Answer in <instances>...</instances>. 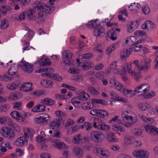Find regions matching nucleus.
<instances>
[{
	"label": "nucleus",
	"instance_id": "f257e3e1",
	"mask_svg": "<svg viewBox=\"0 0 158 158\" xmlns=\"http://www.w3.org/2000/svg\"><path fill=\"white\" fill-rule=\"evenodd\" d=\"M33 6L37 10L40 11L35 16L32 17V20H35L39 23L43 22L45 20V14H50L54 10V8L50 5L45 4L42 2L36 1Z\"/></svg>",
	"mask_w": 158,
	"mask_h": 158
},
{
	"label": "nucleus",
	"instance_id": "f03ea898",
	"mask_svg": "<svg viewBox=\"0 0 158 158\" xmlns=\"http://www.w3.org/2000/svg\"><path fill=\"white\" fill-rule=\"evenodd\" d=\"M91 139L96 143L102 142L104 138V136L102 132L100 131H93L90 135Z\"/></svg>",
	"mask_w": 158,
	"mask_h": 158
},
{
	"label": "nucleus",
	"instance_id": "7ed1b4c3",
	"mask_svg": "<svg viewBox=\"0 0 158 158\" xmlns=\"http://www.w3.org/2000/svg\"><path fill=\"white\" fill-rule=\"evenodd\" d=\"M51 117L48 114L42 113L35 117L34 121L38 124H44L47 123L49 120V119Z\"/></svg>",
	"mask_w": 158,
	"mask_h": 158
},
{
	"label": "nucleus",
	"instance_id": "20e7f679",
	"mask_svg": "<svg viewBox=\"0 0 158 158\" xmlns=\"http://www.w3.org/2000/svg\"><path fill=\"white\" fill-rule=\"evenodd\" d=\"M150 88L149 85L147 83H145L142 84L137 87H136L134 90V93L132 94L135 95L139 93H144L148 91Z\"/></svg>",
	"mask_w": 158,
	"mask_h": 158
},
{
	"label": "nucleus",
	"instance_id": "39448f33",
	"mask_svg": "<svg viewBox=\"0 0 158 158\" xmlns=\"http://www.w3.org/2000/svg\"><path fill=\"white\" fill-rule=\"evenodd\" d=\"M132 154L135 157L137 158H148L149 155L148 152L143 149L134 150Z\"/></svg>",
	"mask_w": 158,
	"mask_h": 158
},
{
	"label": "nucleus",
	"instance_id": "423d86ee",
	"mask_svg": "<svg viewBox=\"0 0 158 158\" xmlns=\"http://www.w3.org/2000/svg\"><path fill=\"white\" fill-rule=\"evenodd\" d=\"M20 66L25 72L31 73L34 69V66L31 64L26 62L24 60H22L20 63Z\"/></svg>",
	"mask_w": 158,
	"mask_h": 158
},
{
	"label": "nucleus",
	"instance_id": "0eeeda50",
	"mask_svg": "<svg viewBox=\"0 0 158 158\" xmlns=\"http://www.w3.org/2000/svg\"><path fill=\"white\" fill-rule=\"evenodd\" d=\"M94 151L97 156L102 158H106L110 155V152L104 149L96 148Z\"/></svg>",
	"mask_w": 158,
	"mask_h": 158
},
{
	"label": "nucleus",
	"instance_id": "6e6552de",
	"mask_svg": "<svg viewBox=\"0 0 158 158\" xmlns=\"http://www.w3.org/2000/svg\"><path fill=\"white\" fill-rule=\"evenodd\" d=\"M63 57L62 58L63 62L62 63V66L66 65H69L70 64V59L72 56V54L69 52L64 51L63 52Z\"/></svg>",
	"mask_w": 158,
	"mask_h": 158
},
{
	"label": "nucleus",
	"instance_id": "1a4fd4ad",
	"mask_svg": "<svg viewBox=\"0 0 158 158\" xmlns=\"http://www.w3.org/2000/svg\"><path fill=\"white\" fill-rule=\"evenodd\" d=\"M145 129L146 131L151 135H158V128L154 126L148 124L145 126Z\"/></svg>",
	"mask_w": 158,
	"mask_h": 158
},
{
	"label": "nucleus",
	"instance_id": "9d476101",
	"mask_svg": "<svg viewBox=\"0 0 158 158\" xmlns=\"http://www.w3.org/2000/svg\"><path fill=\"white\" fill-rule=\"evenodd\" d=\"M27 141L28 139L23 136L18 138L15 143L19 147H22L27 145Z\"/></svg>",
	"mask_w": 158,
	"mask_h": 158
},
{
	"label": "nucleus",
	"instance_id": "9b49d317",
	"mask_svg": "<svg viewBox=\"0 0 158 158\" xmlns=\"http://www.w3.org/2000/svg\"><path fill=\"white\" fill-rule=\"evenodd\" d=\"M123 121L126 123L133 124L135 123L137 121V118L136 117L133 118L131 116H128L125 115L122 116Z\"/></svg>",
	"mask_w": 158,
	"mask_h": 158
},
{
	"label": "nucleus",
	"instance_id": "f8f14e48",
	"mask_svg": "<svg viewBox=\"0 0 158 158\" xmlns=\"http://www.w3.org/2000/svg\"><path fill=\"white\" fill-rule=\"evenodd\" d=\"M105 29L101 26L98 27L94 29L93 31V35L95 36H102L104 34Z\"/></svg>",
	"mask_w": 158,
	"mask_h": 158
},
{
	"label": "nucleus",
	"instance_id": "ddd939ff",
	"mask_svg": "<svg viewBox=\"0 0 158 158\" xmlns=\"http://www.w3.org/2000/svg\"><path fill=\"white\" fill-rule=\"evenodd\" d=\"M109 82L112 86H114V87H116L118 90H121L122 85L115 79L114 77H113L110 79Z\"/></svg>",
	"mask_w": 158,
	"mask_h": 158
},
{
	"label": "nucleus",
	"instance_id": "4468645a",
	"mask_svg": "<svg viewBox=\"0 0 158 158\" xmlns=\"http://www.w3.org/2000/svg\"><path fill=\"white\" fill-rule=\"evenodd\" d=\"M2 9H0V18H1V14L3 15H6L11 12L12 8L8 6H1Z\"/></svg>",
	"mask_w": 158,
	"mask_h": 158
},
{
	"label": "nucleus",
	"instance_id": "2eb2a0df",
	"mask_svg": "<svg viewBox=\"0 0 158 158\" xmlns=\"http://www.w3.org/2000/svg\"><path fill=\"white\" fill-rule=\"evenodd\" d=\"M62 120V118H59L54 119L50 123L49 126L50 128L53 129L55 128H58L60 125V121Z\"/></svg>",
	"mask_w": 158,
	"mask_h": 158
},
{
	"label": "nucleus",
	"instance_id": "dca6fc26",
	"mask_svg": "<svg viewBox=\"0 0 158 158\" xmlns=\"http://www.w3.org/2000/svg\"><path fill=\"white\" fill-rule=\"evenodd\" d=\"M32 83L31 82H27L23 84L20 88V89L25 92H28L33 89L32 86Z\"/></svg>",
	"mask_w": 158,
	"mask_h": 158
},
{
	"label": "nucleus",
	"instance_id": "f3484780",
	"mask_svg": "<svg viewBox=\"0 0 158 158\" xmlns=\"http://www.w3.org/2000/svg\"><path fill=\"white\" fill-rule=\"evenodd\" d=\"M38 62L42 66H50L51 65V62L49 59L46 58H42L38 61Z\"/></svg>",
	"mask_w": 158,
	"mask_h": 158
},
{
	"label": "nucleus",
	"instance_id": "a211bd4d",
	"mask_svg": "<svg viewBox=\"0 0 158 158\" xmlns=\"http://www.w3.org/2000/svg\"><path fill=\"white\" fill-rule=\"evenodd\" d=\"M53 145L55 147L60 150L63 149L65 147L64 143L58 140L54 141L53 143Z\"/></svg>",
	"mask_w": 158,
	"mask_h": 158
},
{
	"label": "nucleus",
	"instance_id": "6ab92c4d",
	"mask_svg": "<svg viewBox=\"0 0 158 158\" xmlns=\"http://www.w3.org/2000/svg\"><path fill=\"white\" fill-rule=\"evenodd\" d=\"M100 23L98 22L97 20L93 21L92 20L91 21H89L88 23H86V25L87 27L90 28H94V29L98 27H99L100 25Z\"/></svg>",
	"mask_w": 158,
	"mask_h": 158
},
{
	"label": "nucleus",
	"instance_id": "aec40b11",
	"mask_svg": "<svg viewBox=\"0 0 158 158\" xmlns=\"http://www.w3.org/2000/svg\"><path fill=\"white\" fill-rule=\"evenodd\" d=\"M106 138L109 141L111 142L114 143L118 141V139L113 133L108 134Z\"/></svg>",
	"mask_w": 158,
	"mask_h": 158
},
{
	"label": "nucleus",
	"instance_id": "412c9836",
	"mask_svg": "<svg viewBox=\"0 0 158 158\" xmlns=\"http://www.w3.org/2000/svg\"><path fill=\"white\" fill-rule=\"evenodd\" d=\"M135 140V138L131 136L127 135L125 136L124 139V143L127 145H129L133 143Z\"/></svg>",
	"mask_w": 158,
	"mask_h": 158
},
{
	"label": "nucleus",
	"instance_id": "4be33fe9",
	"mask_svg": "<svg viewBox=\"0 0 158 158\" xmlns=\"http://www.w3.org/2000/svg\"><path fill=\"white\" fill-rule=\"evenodd\" d=\"M72 141L75 144L81 143L82 141V136L80 134L74 136Z\"/></svg>",
	"mask_w": 158,
	"mask_h": 158
},
{
	"label": "nucleus",
	"instance_id": "5701e85b",
	"mask_svg": "<svg viewBox=\"0 0 158 158\" xmlns=\"http://www.w3.org/2000/svg\"><path fill=\"white\" fill-rule=\"evenodd\" d=\"M34 133V131L33 130L31 129L28 128L24 131L23 136L27 139L28 138H31Z\"/></svg>",
	"mask_w": 158,
	"mask_h": 158
},
{
	"label": "nucleus",
	"instance_id": "b1692460",
	"mask_svg": "<svg viewBox=\"0 0 158 158\" xmlns=\"http://www.w3.org/2000/svg\"><path fill=\"white\" fill-rule=\"evenodd\" d=\"M20 84V81H16L14 83L8 84L7 85V88L8 89L12 90H14L15 89H16L18 88Z\"/></svg>",
	"mask_w": 158,
	"mask_h": 158
},
{
	"label": "nucleus",
	"instance_id": "393cba45",
	"mask_svg": "<svg viewBox=\"0 0 158 158\" xmlns=\"http://www.w3.org/2000/svg\"><path fill=\"white\" fill-rule=\"evenodd\" d=\"M73 152L76 156L81 157L82 156L83 152L81 148L78 147L74 148L73 149Z\"/></svg>",
	"mask_w": 158,
	"mask_h": 158
},
{
	"label": "nucleus",
	"instance_id": "a878e982",
	"mask_svg": "<svg viewBox=\"0 0 158 158\" xmlns=\"http://www.w3.org/2000/svg\"><path fill=\"white\" fill-rule=\"evenodd\" d=\"M114 34H115V30L113 28L108 31L107 33V36L108 38H110L112 40L114 41L117 38L116 36H114Z\"/></svg>",
	"mask_w": 158,
	"mask_h": 158
},
{
	"label": "nucleus",
	"instance_id": "bb28decb",
	"mask_svg": "<svg viewBox=\"0 0 158 158\" xmlns=\"http://www.w3.org/2000/svg\"><path fill=\"white\" fill-rule=\"evenodd\" d=\"M98 117L103 118H107L108 116V113L106 110L99 109Z\"/></svg>",
	"mask_w": 158,
	"mask_h": 158
},
{
	"label": "nucleus",
	"instance_id": "cd10ccee",
	"mask_svg": "<svg viewBox=\"0 0 158 158\" xmlns=\"http://www.w3.org/2000/svg\"><path fill=\"white\" fill-rule=\"evenodd\" d=\"M91 120L93 121V126L95 128L98 129L100 126L101 125V123L99 122V118L95 117L92 118Z\"/></svg>",
	"mask_w": 158,
	"mask_h": 158
},
{
	"label": "nucleus",
	"instance_id": "c85d7f7f",
	"mask_svg": "<svg viewBox=\"0 0 158 158\" xmlns=\"http://www.w3.org/2000/svg\"><path fill=\"white\" fill-rule=\"evenodd\" d=\"M18 70V67L17 65L16 67L14 65H12L8 70V73L10 75H15L17 73Z\"/></svg>",
	"mask_w": 158,
	"mask_h": 158
},
{
	"label": "nucleus",
	"instance_id": "c756f323",
	"mask_svg": "<svg viewBox=\"0 0 158 158\" xmlns=\"http://www.w3.org/2000/svg\"><path fill=\"white\" fill-rule=\"evenodd\" d=\"M42 103L45 105H52L55 103V101L50 98H47L41 101Z\"/></svg>",
	"mask_w": 158,
	"mask_h": 158
},
{
	"label": "nucleus",
	"instance_id": "7c9ffc66",
	"mask_svg": "<svg viewBox=\"0 0 158 158\" xmlns=\"http://www.w3.org/2000/svg\"><path fill=\"white\" fill-rule=\"evenodd\" d=\"M92 101L94 103L103 105H108L107 102L103 99L94 98L92 99Z\"/></svg>",
	"mask_w": 158,
	"mask_h": 158
},
{
	"label": "nucleus",
	"instance_id": "2f4dec72",
	"mask_svg": "<svg viewBox=\"0 0 158 158\" xmlns=\"http://www.w3.org/2000/svg\"><path fill=\"white\" fill-rule=\"evenodd\" d=\"M89 97V95L86 93L83 92H81L79 94L78 96L77 97V99L85 100Z\"/></svg>",
	"mask_w": 158,
	"mask_h": 158
},
{
	"label": "nucleus",
	"instance_id": "473e14b6",
	"mask_svg": "<svg viewBox=\"0 0 158 158\" xmlns=\"http://www.w3.org/2000/svg\"><path fill=\"white\" fill-rule=\"evenodd\" d=\"M24 33L25 36L28 37H31L33 36V32L31 29L27 27H25Z\"/></svg>",
	"mask_w": 158,
	"mask_h": 158
},
{
	"label": "nucleus",
	"instance_id": "72a5a7b5",
	"mask_svg": "<svg viewBox=\"0 0 158 158\" xmlns=\"http://www.w3.org/2000/svg\"><path fill=\"white\" fill-rule=\"evenodd\" d=\"M92 127V123L86 122H85L81 126V128H85V129L87 131L89 130Z\"/></svg>",
	"mask_w": 158,
	"mask_h": 158
},
{
	"label": "nucleus",
	"instance_id": "f704fd0d",
	"mask_svg": "<svg viewBox=\"0 0 158 158\" xmlns=\"http://www.w3.org/2000/svg\"><path fill=\"white\" fill-rule=\"evenodd\" d=\"M112 129L116 131H120V132H125V128L121 126L116 124L113 125Z\"/></svg>",
	"mask_w": 158,
	"mask_h": 158
},
{
	"label": "nucleus",
	"instance_id": "c9c22d12",
	"mask_svg": "<svg viewBox=\"0 0 158 158\" xmlns=\"http://www.w3.org/2000/svg\"><path fill=\"white\" fill-rule=\"evenodd\" d=\"M13 77L6 76L4 75H0V81H8L12 80Z\"/></svg>",
	"mask_w": 158,
	"mask_h": 158
},
{
	"label": "nucleus",
	"instance_id": "e433bc0d",
	"mask_svg": "<svg viewBox=\"0 0 158 158\" xmlns=\"http://www.w3.org/2000/svg\"><path fill=\"white\" fill-rule=\"evenodd\" d=\"M9 26L8 20L6 19H4L1 22L0 27L2 29H5L8 27Z\"/></svg>",
	"mask_w": 158,
	"mask_h": 158
},
{
	"label": "nucleus",
	"instance_id": "4c0bfd02",
	"mask_svg": "<svg viewBox=\"0 0 158 158\" xmlns=\"http://www.w3.org/2000/svg\"><path fill=\"white\" fill-rule=\"evenodd\" d=\"M131 68L132 65L131 64H127V68L128 73L130 74H131V75L134 76L135 78L137 79L138 77L137 76V74L135 73V72L134 71L131 70Z\"/></svg>",
	"mask_w": 158,
	"mask_h": 158
},
{
	"label": "nucleus",
	"instance_id": "58836bf2",
	"mask_svg": "<svg viewBox=\"0 0 158 158\" xmlns=\"http://www.w3.org/2000/svg\"><path fill=\"white\" fill-rule=\"evenodd\" d=\"M150 106L147 103L143 102L139 103L138 105V108L142 110H145L149 107Z\"/></svg>",
	"mask_w": 158,
	"mask_h": 158
},
{
	"label": "nucleus",
	"instance_id": "ea45409f",
	"mask_svg": "<svg viewBox=\"0 0 158 158\" xmlns=\"http://www.w3.org/2000/svg\"><path fill=\"white\" fill-rule=\"evenodd\" d=\"M134 23L131 22L127 24V31L130 33L133 32L136 28V27L133 26Z\"/></svg>",
	"mask_w": 158,
	"mask_h": 158
},
{
	"label": "nucleus",
	"instance_id": "a19ab883",
	"mask_svg": "<svg viewBox=\"0 0 158 158\" xmlns=\"http://www.w3.org/2000/svg\"><path fill=\"white\" fill-rule=\"evenodd\" d=\"M14 136V130L12 128L8 129L6 137L13 138Z\"/></svg>",
	"mask_w": 158,
	"mask_h": 158
},
{
	"label": "nucleus",
	"instance_id": "79ce46f5",
	"mask_svg": "<svg viewBox=\"0 0 158 158\" xmlns=\"http://www.w3.org/2000/svg\"><path fill=\"white\" fill-rule=\"evenodd\" d=\"M137 44H132L131 46V49L133 51L135 52H138L139 51H140L143 48V47L140 46H137Z\"/></svg>",
	"mask_w": 158,
	"mask_h": 158
},
{
	"label": "nucleus",
	"instance_id": "37998d69",
	"mask_svg": "<svg viewBox=\"0 0 158 158\" xmlns=\"http://www.w3.org/2000/svg\"><path fill=\"white\" fill-rule=\"evenodd\" d=\"M110 128V127L106 124L105 123H101V125L100 126L98 129L102 130H108Z\"/></svg>",
	"mask_w": 158,
	"mask_h": 158
},
{
	"label": "nucleus",
	"instance_id": "c03bdc74",
	"mask_svg": "<svg viewBox=\"0 0 158 158\" xmlns=\"http://www.w3.org/2000/svg\"><path fill=\"white\" fill-rule=\"evenodd\" d=\"M131 132L133 134L136 136L141 135L143 132L141 130L137 128L132 129Z\"/></svg>",
	"mask_w": 158,
	"mask_h": 158
},
{
	"label": "nucleus",
	"instance_id": "a18cd8bd",
	"mask_svg": "<svg viewBox=\"0 0 158 158\" xmlns=\"http://www.w3.org/2000/svg\"><path fill=\"white\" fill-rule=\"evenodd\" d=\"M118 42H118L115 44H113L112 46L108 47L107 49V54H110L115 49V47L117 46H118Z\"/></svg>",
	"mask_w": 158,
	"mask_h": 158
},
{
	"label": "nucleus",
	"instance_id": "49530a36",
	"mask_svg": "<svg viewBox=\"0 0 158 158\" xmlns=\"http://www.w3.org/2000/svg\"><path fill=\"white\" fill-rule=\"evenodd\" d=\"M36 12V10L34 9H32L28 10L27 12V16L31 20H32V17H34L32 15Z\"/></svg>",
	"mask_w": 158,
	"mask_h": 158
},
{
	"label": "nucleus",
	"instance_id": "de8ad7c7",
	"mask_svg": "<svg viewBox=\"0 0 158 158\" xmlns=\"http://www.w3.org/2000/svg\"><path fill=\"white\" fill-rule=\"evenodd\" d=\"M55 114L57 117H65L66 115L65 113L63 112L61 110H57L55 111Z\"/></svg>",
	"mask_w": 158,
	"mask_h": 158
},
{
	"label": "nucleus",
	"instance_id": "09e8293b",
	"mask_svg": "<svg viewBox=\"0 0 158 158\" xmlns=\"http://www.w3.org/2000/svg\"><path fill=\"white\" fill-rule=\"evenodd\" d=\"M155 95L156 93L154 91H150L144 95V97L145 98H150L153 97Z\"/></svg>",
	"mask_w": 158,
	"mask_h": 158
},
{
	"label": "nucleus",
	"instance_id": "8fccbe9b",
	"mask_svg": "<svg viewBox=\"0 0 158 158\" xmlns=\"http://www.w3.org/2000/svg\"><path fill=\"white\" fill-rule=\"evenodd\" d=\"M150 66V62H149L145 61L143 66L141 67V70H143L145 71H147Z\"/></svg>",
	"mask_w": 158,
	"mask_h": 158
},
{
	"label": "nucleus",
	"instance_id": "3c124183",
	"mask_svg": "<svg viewBox=\"0 0 158 158\" xmlns=\"http://www.w3.org/2000/svg\"><path fill=\"white\" fill-rule=\"evenodd\" d=\"M127 51L124 50L121 53V59L124 60L125 59L127 58L129 56L127 53Z\"/></svg>",
	"mask_w": 158,
	"mask_h": 158
},
{
	"label": "nucleus",
	"instance_id": "603ef678",
	"mask_svg": "<svg viewBox=\"0 0 158 158\" xmlns=\"http://www.w3.org/2000/svg\"><path fill=\"white\" fill-rule=\"evenodd\" d=\"M152 23V22L150 21H145V23L143 24L142 26V28L143 29H147L148 28V27L149 26V25L150 24L149 23Z\"/></svg>",
	"mask_w": 158,
	"mask_h": 158
},
{
	"label": "nucleus",
	"instance_id": "864d4df0",
	"mask_svg": "<svg viewBox=\"0 0 158 158\" xmlns=\"http://www.w3.org/2000/svg\"><path fill=\"white\" fill-rule=\"evenodd\" d=\"M26 13V12L24 11L20 14L19 15L18 18H17V20L19 21H21L23 20L24 19Z\"/></svg>",
	"mask_w": 158,
	"mask_h": 158
},
{
	"label": "nucleus",
	"instance_id": "5fc2aeb1",
	"mask_svg": "<svg viewBox=\"0 0 158 158\" xmlns=\"http://www.w3.org/2000/svg\"><path fill=\"white\" fill-rule=\"evenodd\" d=\"M88 90L93 94L96 95L98 94V92L93 87L90 86L88 88Z\"/></svg>",
	"mask_w": 158,
	"mask_h": 158
},
{
	"label": "nucleus",
	"instance_id": "6e6d98bb",
	"mask_svg": "<svg viewBox=\"0 0 158 158\" xmlns=\"http://www.w3.org/2000/svg\"><path fill=\"white\" fill-rule=\"evenodd\" d=\"M104 73L102 72H98L95 74V76L98 79H102L104 78L103 74Z\"/></svg>",
	"mask_w": 158,
	"mask_h": 158
},
{
	"label": "nucleus",
	"instance_id": "4d7b16f0",
	"mask_svg": "<svg viewBox=\"0 0 158 158\" xmlns=\"http://www.w3.org/2000/svg\"><path fill=\"white\" fill-rule=\"evenodd\" d=\"M92 55V54L90 53H87L81 55L80 56V58L81 59L84 58L89 59L90 57Z\"/></svg>",
	"mask_w": 158,
	"mask_h": 158
},
{
	"label": "nucleus",
	"instance_id": "13d9d810",
	"mask_svg": "<svg viewBox=\"0 0 158 158\" xmlns=\"http://www.w3.org/2000/svg\"><path fill=\"white\" fill-rule=\"evenodd\" d=\"M142 11L143 13L145 14H147L149 13L150 11L148 6L146 5L143 7Z\"/></svg>",
	"mask_w": 158,
	"mask_h": 158
},
{
	"label": "nucleus",
	"instance_id": "bf43d9fd",
	"mask_svg": "<svg viewBox=\"0 0 158 158\" xmlns=\"http://www.w3.org/2000/svg\"><path fill=\"white\" fill-rule=\"evenodd\" d=\"M51 136L56 138H60L61 136V134L59 131H57L56 132L54 131H53V134L51 135Z\"/></svg>",
	"mask_w": 158,
	"mask_h": 158
},
{
	"label": "nucleus",
	"instance_id": "052dcab7",
	"mask_svg": "<svg viewBox=\"0 0 158 158\" xmlns=\"http://www.w3.org/2000/svg\"><path fill=\"white\" fill-rule=\"evenodd\" d=\"M134 34L138 36L143 37L146 35V32L143 31H139L136 32H135Z\"/></svg>",
	"mask_w": 158,
	"mask_h": 158
},
{
	"label": "nucleus",
	"instance_id": "680f3d73",
	"mask_svg": "<svg viewBox=\"0 0 158 158\" xmlns=\"http://www.w3.org/2000/svg\"><path fill=\"white\" fill-rule=\"evenodd\" d=\"M53 78L56 80L60 81L62 80V77L57 74H53V76L52 77Z\"/></svg>",
	"mask_w": 158,
	"mask_h": 158
},
{
	"label": "nucleus",
	"instance_id": "e2e57ef3",
	"mask_svg": "<svg viewBox=\"0 0 158 158\" xmlns=\"http://www.w3.org/2000/svg\"><path fill=\"white\" fill-rule=\"evenodd\" d=\"M15 153L17 156H20L24 153V151L20 148H17L16 149Z\"/></svg>",
	"mask_w": 158,
	"mask_h": 158
},
{
	"label": "nucleus",
	"instance_id": "0e129e2a",
	"mask_svg": "<svg viewBox=\"0 0 158 158\" xmlns=\"http://www.w3.org/2000/svg\"><path fill=\"white\" fill-rule=\"evenodd\" d=\"M8 128L6 127L2 128L0 130V133L4 137H6V132L7 131Z\"/></svg>",
	"mask_w": 158,
	"mask_h": 158
},
{
	"label": "nucleus",
	"instance_id": "69168bd1",
	"mask_svg": "<svg viewBox=\"0 0 158 158\" xmlns=\"http://www.w3.org/2000/svg\"><path fill=\"white\" fill-rule=\"evenodd\" d=\"M99 109H96L92 110L89 112L90 114L93 116H96L98 117Z\"/></svg>",
	"mask_w": 158,
	"mask_h": 158
},
{
	"label": "nucleus",
	"instance_id": "338daca9",
	"mask_svg": "<svg viewBox=\"0 0 158 158\" xmlns=\"http://www.w3.org/2000/svg\"><path fill=\"white\" fill-rule=\"evenodd\" d=\"M79 129L78 126H75L73 127H70L69 129V131L71 133H74L77 131Z\"/></svg>",
	"mask_w": 158,
	"mask_h": 158
},
{
	"label": "nucleus",
	"instance_id": "774afa93",
	"mask_svg": "<svg viewBox=\"0 0 158 158\" xmlns=\"http://www.w3.org/2000/svg\"><path fill=\"white\" fill-rule=\"evenodd\" d=\"M31 111L33 112H40V105L36 106L31 110Z\"/></svg>",
	"mask_w": 158,
	"mask_h": 158
}]
</instances>
